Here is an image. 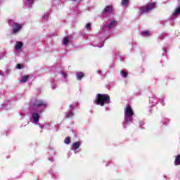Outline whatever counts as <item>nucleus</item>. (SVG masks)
Returning a JSON list of instances; mask_svg holds the SVG:
<instances>
[{
	"label": "nucleus",
	"mask_w": 180,
	"mask_h": 180,
	"mask_svg": "<svg viewBox=\"0 0 180 180\" xmlns=\"http://www.w3.org/2000/svg\"><path fill=\"white\" fill-rule=\"evenodd\" d=\"M79 146H81V143L79 142H75L72 144L71 150H74L75 154H77V149L79 148Z\"/></svg>",
	"instance_id": "obj_9"
},
{
	"label": "nucleus",
	"mask_w": 180,
	"mask_h": 180,
	"mask_svg": "<svg viewBox=\"0 0 180 180\" xmlns=\"http://www.w3.org/2000/svg\"><path fill=\"white\" fill-rule=\"evenodd\" d=\"M164 51L166 53L167 52V49H163Z\"/></svg>",
	"instance_id": "obj_33"
},
{
	"label": "nucleus",
	"mask_w": 180,
	"mask_h": 180,
	"mask_svg": "<svg viewBox=\"0 0 180 180\" xmlns=\"http://www.w3.org/2000/svg\"><path fill=\"white\" fill-rule=\"evenodd\" d=\"M179 15H180V6L176 8L174 11V12L172 14V16L171 18V20H174V19H176L178 18Z\"/></svg>",
	"instance_id": "obj_7"
},
{
	"label": "nucleus",
	"mask_w": 180,
	"mask_h": 180,
	"mask_svg": "<svg viewBox=\"0 0 180 180\" xmlns=\"http://www.w3.org/2000/svg\"><path fill=\"white\" fill-rule=\"evenodd\" d=\"M160 103H164V100H162V99L160 100Z\"/></svg>",
	"instance_id": "obj_31"
},
{
	"label": "nucleus",
	"mask_w": 180,
	"mask_h": 180,
	"mask_svg": "<svg viewBox=\"0 0 180 180\" xmlns=\"http://www.w3.org/2000/svg\"><path fill=\"white\" fill-rule=\"evenodd\" d=\"M31 106H30V111L32 115L31 122L32 123H34L35 124H38L39 123V119H40V115L39 113H41L40 109L39 108H41V106H44V108H46L47 105L46 104V102L41 101V100H34V101L31 102Z\"/></svg>",
	"instance_id": "obj_1"
},
{
	"label": "nucleus",
	"mask_w": 180,
	"mask_h": 180,
	"mask_svg": "<svg viewBox=\"0 0 180 180\" xmlns=\"http://www.w3.org/2000/svg\"><path fill=\"white\" fill-rule=\"evenodd\" d=\"M141 36H143V37H148V36H151V32L150 31H143L141 32Z\"/></svg>",
	"instance_id": "obj_11"
},
{
	"label": "nucleus",
	"mask_w": 180,
	"mask_h": 180,
	"mask_svg": "<svg viewBox=\"0 0 180 180\" xmlns=\"http://www.w3.org/2000/svg\"><path fill=\"white\" fill-rule=\"evenodd\" d=\"M16 68H18V70H22V65H20V64H17Z\"/></svg>",
	"instance_id": "obj_24"
},
{
	"label": "nucleus",
	"mask_w": 180,
	"mask_h": 180,
	"mask_svg": "<svg viewBox=\"0 0 180 180\" xmlns=\"http://www.w3.org/2000/svg\"><path fill=\"white\" fill-rule=\"evenodd\" d=\"M97 47H103V45H101V46L97 45Z\"/></svg>",
	"instance_id": "obj_32"
},
{
	"label": "nucleus",
	"mask_w": 180,
	"mask_h": 180,
	"mask_svg": "<svg viewBox=\"0 0 180 180\" xmlns=\"http://www.w3.org/2000/svg\"><path fill=\"white\" fill-rule=\"evenodd\" d=\"M61 75L64 78V79H67V74L61 72Z\"/></svg>",
	"instance_id": "obj_22"
},
{
	"label": "nucleus",
	"mask_w": 180,
	"mask_h": 180,
	"mask_svg": "<svg viewBox=\"0 0 180 180\" xmlns=\"http://www.w3.org/2000/svg\"><path fill=\"white\" fill-rule=\"evenodd\" d=\"M28 79H29V75L24 76V77L21 79L20 82H22V83L27 82Z\"/></svg>",
	"instance_id": "obj_17"
},
{
	"label": "nucleus",
	"mask_w": 180,
	"mask_h": 180,
	"mask_svg": "<svg viewBox=\"0 0 180 180\" xmlns=\"http://www.w3.org/2000/svg\"><path fill=\"white\" fill-rule=\"evenodd\" d=\"M70 43V38L68 37H64L63 39V46H67Z\"/></svg>",
	"instance_id": "obj_12"
},
{
	"label": "nucleus",
	"mask_w": 180,
	"mask_h": 180,
	"mask_svg": "<svg viewBox=\"0 0 180 180\" xmlns=\"http://www.w3.org/2000/svg\"><path fill=\"white\" fill-rule=\"evenodd\" d=\"M65 116L66 117H72L74 116V112L72 111H68Z\"/></svg>",
	"instance_id": "obj_18"
},
{
	"label": "nucleus",
	"mask_w": 180,
	"mask_h": 180,
	"mask_svg": "<svg viewBox=\"0 0 180 180\" xmlns=\"http://www.w3.org/2000/svg\"><path fill=\"white\" fill-rule=\"evenodd\" d=\"M22 24H19V23H17V22H13L12 25H11V27H12V30H13V33L14 34H16L17 33H19V32H20V30H22Z\"/></svg>",
	"instance_id": "obj_5"
},
{
	"label": "nucleus",
	"mask_w": 180,
	"mask_h": 180,
	"mask_svg": "<svg viewBox=\"0 0 180 180\" xmlns=\"http://www.w3.org/2000/svg\"><path fill=\"white\" fill-rule=\"evenodd\" d=\"M22 47H23V42L17 41L15 45V50H17V51H19L22 50Z\"/></svg>",
	"instance_id": "obj_8"
},
{
	"label": "nucleus",
	"mask_w": 180,
	"mask_h": 180,
	"mask_svg": "<svg viewBox=\"0 0 180 180\" xmlns=\"http://www.w3.org/2000/svg\"><path fill=\"white\" fill-rule=\"evenodd\" d=\"M4 57H5V53H1L0 55V60H1V58H4Z\"/></svg>",
	"instance_id": "obj_25"
},
{
	"label": "nucleus",
	"mask_w": 180,
	"mask_h": 180,
	"mask_svg": "<svg viewBox=\"0 0 180 180\" xmlns=\"http://www.w3.org/2000/svg\"><path fill=\"white\" fill-rule=\"evenodd\" d=\"M51 161H53V158L51 160Z\"/></svg>",
	"instance_id": "obj_35"
},
{
	"label": "nucleus",
	"mask_w": 180,
	"mask_h": 180,
	"mask_svg": "<svg viewBox=\"0 0 180 180\" xmlns=\"http://www.w3.org/2000/svg\"><path fill=\"white\" fill-rule=\"evenodd\" d=\"M155 8V3H150L148 4L146 6H143L140 7L139 11L141 13H146V12H150V11H153Z\"/></svg>",
	"instance_id": "obj_4"
},
{
	"label": "nucleus",
	"mask_w": 180,
	"mask_h": 180,
	"mask_svg": "<svg viewBox=\"0 0 180 180\" xmlns=\"http://www.w3.org/2000/svg\"><path fill=\"white\" fill-rule=\"evenodd\" d=\"M124 120L122 123L123 127H127V124H129L133 122V115L134 112H133V109L130 106V105H127L124 110Z\"/></svg>",
	"instance_id": "obj_2"
},
{
	"label": "nucleus",
	"mask_w": 180,
	"mask_h": 180,
	"mask_svg": "<svg viewBox=\"0 0 180 180\" xmlns=\"http://www.w3.org/2000/svg\"><path fill=\"white\" fill-rule=\"evenodd\" d=\"M96 105H100L104 106L110 103V97L108 94H97L96 99L94 100Z\"/></svg>",
	"instance_id": "obj_3"
},
{
	"label": "nucleus",
	"mask_w": 180,
	"mask_h": 180,
	"mask_svg": "<svg viewBox=\"0 0 180 180\" xmlns=\"http://www.w3.org/2000/svg\"><path fill=\"white\" fill-rule=\"evenodd\" d=\"M49 16H50V13L46 12V13H45L42 15V18H43V19H45V20H49Z\"/></svg>",
	"instance_id": "obj_16"
},
{
	"label": "nucleus",
	"mask_w": 180,
	"mask_h": 180,
	"mask_svg": "<svg viewBox=\"0 0 180 180\" xmlns=\"http://www.w3.org/2000/svg\"><path fill=\"white\" fill-rule=\"evenodd\" d=\"M2 2V0H0V4Z\"/></svg>",
	"instance_id": "obj_34"
},
{
	"label": "nucleus",
	"mask_w": 180,
	"mask_h": 180,
	"mask_svg": "<svg viewBox=\"0 0 180 180\" xmlns=\"http://www.w3.org/2000/svg\"><path fill=\"white\" fill-rule=\"evenodd\" d=\"M97 72H98V74H102V71L101 70H98Z\"/></svg>",
	"instance_id": "obj_30"
},
{
	"label": "nucleus",
	"mask_w": 180,
	"mask_h": 180,
	"mask_svg": "<svg viewBox=\"0 0 180 180\" xmlns=\"http://www.w3.org/2000/svg\"><path fill=\"white\" fill-rule=\"evenodd\" d=\"M64 142H65V144H70V139L65 138Z\"/></svg>",
	"instance_id": "obj_23"
},
{
	"label": "nucleus",
	"mask_w": 180,
	"mask_h": 180,
	"mask_svg": "<svg viewBox=\"0 0 180 180\" xmlns=\"http://www.w3.org/2000/svg\"><path fill=\"white\" fill-rule=\"evenodd\" d=\"M51 88L52 89H54L56 88V84H52Z\"/></svg>",
	"instance_id": "obj_27"
},
{
	"label": "nucleus",
	"mask_w": 180,
	"mask_h": 180,
	"mask_svg": "<svg viewBox=\"0 0 180 180\" xmlns=\"http://www.w3.org/2000/svg\"><path fill=\"white\" fill-rule=\"evenodd\" d=\"M85 27H86V29L87 30H91V23H87L86 25V26H85Z\"/></svg>",
	"instance_id": "obj_21"
},
{
	"label": "nucleus",
	"mask_w": 180,
	"mask_h": 180,
	"mask_svg": "<svg viewBox=\"0 0 180 180\" xmlns=\"http://www.w3.org/2000/svg\"><path fill=\"white\" fill-rule=\"evenodd\" d=\"M34 2V0H26V5H27L29 7L32 6Z\"/></svg>",
	"instance_id": "obj_19"
},
{
	"label": "nucleus",
	"mask_w": 180,
	"mask_h": 180,
	"mask_svg": "<svg viewBox=\"0 0 180 180\" xmlns=\"http://www.w3.org/2000/svg\"><path fill=\"white\" fill-rule=\"evenodd\" d=\"M121 74H122V77H123L124 78H127V72H126V71L122 70V71L121 72Z\"/></svg>",
	"instance_id": "obj_20"
},
{
	"label": "nucleus",
	"mask_w": 180,
	"mask_h": 180,
	"mask_svg": "<svg viewBox=\"0 0 180 180\" xmlns=\"http://www.w3.org/2000/svg\"><path fill=\"white\" fill-rule=\"evenodd\" d=\"M121 4L124 8H126L129 5V0H122Z\"/></svg>",
	"instance_id": "obj_15"
},
{
	"label": "nucleus",
	"mask_w": 180,
	"mask_h": 180,
	"mask_svg": "<svg viewBox=\"0 0 180 180\" xmlns=\"http://www.w3.org/2000/svg\"><path fill=\"white\" fill-rule=\"evenodd\" d=\"M77 77V79H78V81H81V79H82V78H84V73L83 72H77L76 75Z\"/></svg>",
	"instance_id": "obj_13"
},
{
	"label": "nucleus",
	"mask_w": 180,
	"mask_h": 180,
	"mask_svg": "<svg viewBox=\"0 0 180 180\" xmlns=\"http://www.w3.org/2000/svg\"><path fill=\"white\" fill-rule=\"evenodd\" d=\"M70 109H74V105H70Z\"/></svg>",
	"instance_id": "obj_29"
},
{
	"label": "nucleus",
	"mask_w": 180,
	"mask_h": 180,
	"mask_svg": "<svg viewBox=\"0 0 180 180\" xmlns=\"http://www.w3.org/2000/svg\"><path fill=\"white\" fill-rule=\"evenodd\" d=\"M109 12H112V6H107L104 11H103V15H108V13H109Z\"/></svg>",
	"instance_id": "obj_10"
},
{
	"label": "nucleus",
	"mask_w": 180,
	"mask_h": 180,
	"mask_svg": "<svg viewBox=\"0 0 180 180\" xmlns=\"http://www.w3.org/2000/svg\"><path fill=\"white\" fill-rule=\"evenodd\" d=\"M0 75H2L3 77L5 76V74L2 72V70H0Z\"/></svg>",
	"instance_id": "obj_26"
},
{
	"label": "nucleus",
	"mask_w": 180,
	"mask_h": 180,
	"mask_svg": "<svg viewBox=\"0 0 180 180\" xmlns=\"http://www.w3.org/2000/svg\"><path fill=\"white\" fill-rule=\"evenodd\" d=\"M150 102H153L154 101V98H150Z\"/></svg>",
	"instance_id": "obj_28"
},
{
	"label": "nucleus",
	"mask_w": 180,
	"mask_h": 180,
	"mask_svg": "<svg viewBox=\"0 0 180 180\" xmlns=\"http://www.w3.org/2000/svg\"><path fill=\"white\" fill-rule=\"evenodd\" d=\"M174 164L175 165H180V155L176 156Z\"/></svg>",
	"instance_id": "obj_14"
},
{
	"label": "nucleus",
	"mask_w": 180,
	"mask_h": 180,
	"mask_svg": "<svg viewBox=\"0 0 180 180\" xmlns=\"http://www.w3.org/2000/svg\"><path fill=\"white\" fill-rule=\"evenodd\" d=\"M116 25H117V22L116 20H110L105 23V27H108V29H112V27H115Z\"/></svg>",
	"instance_id": "obj_6"
}]
</instances>
